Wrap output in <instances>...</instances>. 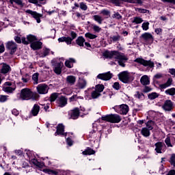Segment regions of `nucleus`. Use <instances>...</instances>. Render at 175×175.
I'll list each match as a JSON object with an SVG mask.
<instances>
[{
    "instance_id": "nucleus-20",
    "label": "nucleus",
    "mask_w": 175,
    "mask_h": 175,
    "mask_svg": "<svg viewBox=\"0 0 175 175\" xmlns=\"http://www.w3.org/2000/svg\"><path fill=\"white\" fill-rule=\"evenodd\" d=\"M39 111H40V106H39L38 104H35L30 113L32 114V116H33V117H36V116L39 114Z\"/></svg>"
},
{
    "instance_id": "nucleus-45",
    "label": "nucleus",
    "mask_w": 175,
    "mask_h": 175,
    "mask_svg": "<svg viewBox=\"0 0 175 175\" xmlns=\"http://www.w3.org/2000/svg\"><path fill=\"white\" fill-rule=\"evenodd\" d=\"M149 26H150V23L145 22V23H142V28L144 31H148V29L150 28Z\"/></svg>"
},
{
    "instance_id": "nucleus-29",
    "label": "nucleus",
    "mask_w": 175,
    "mask_h": 175,
    "mask_svg": "<svg viewBox=\"0 0 175 175\" xmlns=\"http://www.w3.org/2000/svg\"><path fill=\"white\" fill-rule=\"evenodd\" d=\"M66 81L70 85H73L76 83V77L73 75H69L66 77Z\"/></svg>"
},
{
    "instance_id": "nucleus-38",
    "label": "nucleus",
    "mask_w": 175,
    "mask_h": 175,
    "mask_svg": "<svg viewBox=\"0 0 175 175\" xmlns=\"http://www.w3.org/2000/svg\"><path fill=\"white\" fill-rule=\"evenodd\" d=\"M32 80L34 81L33 84H38V81H39V73L36 72L32 75Z\"/></svg>"
},
{
    "instance_id": "nucleus-4",
    "label": "nucleus",
    "mask_w": 175,
    "mask_h": 175,
    "mask_svg": "<svg viewBox=\"0 0 175 175\" xmlns=\"http://www.w3.org/2000/svg\"><path fill=\"white\" fill-rule=\"evenodd\" d=\"M20 98L22 100H29L33 98V92L29 88L22 89L21 91Z\"/></svg>"
},
{
    "instance_id": "nucleus-14",
    "label": "nucleus",
    "mask_w": 175,
    "mask_h": 175,
    "mask_svg": "<svg viewBox=\"0 0 175 175\" xmlns=\"http://www.w3.org/2000/svg\"><path fill=\"white\" fill-rule=\"evenodd\" d=\"M141 38H142L145 42H148V43H153L154 42V36H152L150 33H144L142 34Z\"/></svg>"
},
{
    "instance_id": "nucleus-2",
    "label": "nucleus",
    "mask_w": 175,
    "mask_h": 175,
    "mask_svg": "<svg viewBox=\"0 0 175 175\" xmlns=\"http://www.w3.org/2000/svg\"><path fill=\"white\" fill-rule=\"evenodd\" d=\"M103 121H107V122H112L113 124H118L121 122V117L118 114H110L101 117Z\"/></svg>"
},
{
    "instance_id": "nucleus-41",
    "label": "nucleus",
    "mask_w": 175,
    "mask_h": 175,
    "mask_svg": "<svg viewBox=\"0 0 175 175\" xmlns=\"http://www.w3.org/2000/svg\"><path fill=\"white\" fill-rule=\"evenodd\" d=\"M111 39L112 42H113V43H116V42H118V40L121 39V36H120L119 34H117L116 36H111Z\"/></svg>"
},
{
    "instance_id": "nucleus-32",
    "label": "nucleus",
    "mask_w": 175,
    "mask_h": 175,
    "mask_svg": "<svg viewBox=\"0 0 175 175\" xmlns=\"http://www.w3.org/2000/svg\"><path fill=\"white\" fill-rule=\"evenodd\" d=\"M93 20H94V21H96V23H98V24H102V23L103 22V18H102V16L99 15L93 16Z\"/></svg>"
},
{
    "instance_id": "nucleus-39",
    "label": "nucleus",
    "mask_w": 175,
    "mask_h": 175,
    "mask_svg": "<svg viewBox=\"0 0 175 175\" xmlns=\"http://www.w3.org/2000/svg\"><path fill=\"white\" fill-rule=\"evenodd\" d=\"M10 3H11V5H13V3H16L19 6H24V4L23 3V0H10Z\"/></svg>"
},
{
    "instance_id": "nucleus-8",
    "label": "nucleus",
    "mask_w": 175,
    "mask_h": 175,
    "mask_svg": "<svg viewBox=\"0 0 175 175\" xmlns=\"http://www.w3.org/2000/svg\"><path fill=\"white\" fill-rule=\"evenodd\" d=\"M118 78L120 81L128 84L129 83V72L128 71H122L118 74Z\"/></svg>"
},
{
    "instance_id": "nucleus-9",
    "label": "nucleus",
    "mask_w": 175,
    "mask_h": 175,
    "mask_svg": "<svg viewBox=\"0 0 175 175\" xmlns=\"http://www.w3.org/2000/svg\"><path fill=\"white\" fill-rule=\"evenodd\" d=\"M135 62H137V64H140L141 65H143L144 66H148L149 68H154V62H152L150 60L148 61L144 59L137 58L135 59Z\"/></svg>"
},
{
    "instance_id": "nucleus-21",
    "label": "nucleus",
    "mask_w": 175,
    "mask_h": 175,
    "mask_svg": "<svg viewBox=\"0 0 175 175\" xmlns=\"http://www.w3.org/2000/svg\"><path fill=\"white\" fill-rule=\"evenodd\" d=\"M42 42L40 41H34L31 43L30 47L33 50H40V49H42Z\"/></svg>"
},
{
    "instance_id": "nucleus-23",
    "label": "nucleus",
    "mask_w": 175,
    "mask_h": 175,
    "mask_svg": "<svg viewBox=\"0 0 175 175\" xmlns=\"http://www.w3.org/2000/svg\"><path fill=\"white\" fill-rule=\"evenodd\" d=\"M73 64H76V59H75L74 58H70L66 60L64 65L65 66H66V68L70 69L73 68Z\"/></svg>"
},
{
    "instance_id": "nucleus-44",
    "label": "nucleus",
    "mask_w": 175,
    "mask_h": 175,
    "mask_svg": "<svg viewBox=\"0 0 175 175\" xmlns=\"http://www.w3.org/2000/svg\"><path fill=\"white\" fill-rule=\"evenodd\" d=\"M49 54H50V50L48 49H45L44 51L40 54V55L42 58H44V57H47Z\"/></svg>"
},
{
    "instance_id": "nucleus-25",
    "label": "nucleus",
    "mask_w": 175,
    "mask_h": 175,
    "mask_svg": "<svg viewBox=\"0 0 175 175\" xmlns=\"http://www.w3.org/2000/svg\"><path fill=\"white\" fill-rule=\"evenodd\" d=\"M65 131V126L62 124H59L57 126V131L55 135H64Z\"/></svg>"
},
{
    "instance_id": "nucleus-6",
    "label": "nucleus",
    "mask_w": 175,
    "mask_h": 175,
    "mask_svg": "<svg viewBox=\"0 0 175 175\" xmlns=\"http://www.w3.org/2000/svg\"><path fill=\"white\" fill-rule=\"evenodd\" d=\"M5 47L11 55H13V54L17 51V44H16L14 41L8 42L5 44Z\"/></svg>"
},
{
    "instance_id": "nucleus-63",
    "label": "nucleus",
    "mask_w": 175,
    "mask_h": 175,
    "mask_svg": "<svg viewBox=\"0 0 175 175\" xmlns=\"http://www.w3.org/2000/svg\"><path fill=\"white\" fill-rule=\"evenodd\" d=\"M169 73L172 75L174 77H175V69L174 68H170Z\"/></svg>"
},
{
    "instance_id": "nucleus-58",
    "label": "nucleus",
    "mask_w": 175,
    "mask_h": 175,
    "mask_svg": "<svg viewBox=\"0 0 175 175\" xmlns=\"http://www.w3.org/2000/svg\"><path fill=\"white\" fill-rule=\"evenodd\" d=\"M154 32H155V33H157V35H159L161 36V35H162V29L161 28H156L154 29Z\"/></svg>"
},
{
    "instance_id": "nucleus-37",
    "label": "nucleus",
    "mask_w": 175,
    "mask_h": 175,
    "mask_svg": "<svg viewBox=\"0 0 175 175\" xmlns=\"http://www.w3.org/2000/svg\"><path fill=\"white\" fill-rule=\"evenodd\" d=\"M105 90V85H96V89L95 90L98 92H99V94H100V92H103V90Z\"/></svg>"
},
{
    "instance_id": "nucleus-24",
    "label": "nucleus",
    "mask_w": 175,
    "mask_h": 175,
    "mask_svg": "<svg viewBox=\"0 0 175 175\" xmlns=\"http://www.w3.org/2000/svg\"><path fill=\"white\" fill-rule=\"evenodd\" d=\"M120 114L126 115L129 111V107L127 105L123 104L120 106Z\"/></svg>"
},
{
    "instance_id": "nucleus-50",
    "label": "nucleus",
    "mask_w": 175,
    "mask_h": 175,
    "mask_svg": "<svg viewBox=\"0 0 175 175\" xmlns=\"http://www.w3.org/2000/svg\"><path fill=\"white\" fill-rule=\"evenodd\" d=\"M79 8L81 9V10H87L88 9V6H87V4L84 2H81L79 3Z\"/></svg>"
},
{
    "instance_id": "nucleus-12",
    "label": "nucleus",
    "mask_w": 175,
    "mask_h": 175,
    "mask_svg": "<svg viewBox=\"0 0 175 175\" xmlns=\"http://www.w3.org/2000/svg\"><path fill=\"white\" fill-rule=\"evenodd\" d=\"M26 13H28L29 14H31V15L32 16V17H33V18H35V20H36V22H37L38 24H40V21H40V18L43 16L42 14H39V13H38V12H35V11H32V10H27L26 11Z\"/></svg>"
},
{
    "instance_id": "nucleus-1",
    "label": "nucleus",
    "mask_w": 175,
    "mask_h": 175,
    "mask_svg": "<svg viewBox=\"0 0 175 175\" xmlns=\"http://www.w3.org/2000/svg\"><path fill=\"white\" fill-rule=\"evenodd\" d=\"M103 55L105 58L116 59V61H118V65L122 66V68H125V62L128 61V57H126L124 53H121L118 51H106L103 53Z\"/></svg>"
},
{
    "instance_id": "nucleus-40",
    "label": "nucleus",
    "mask_w": 175,
    "mask_h": 175,
    "mask_svg": "<svg viewBox=\"0 0 175 175\" xmlns=\"http://www.w3.org/2000/svg\"><path fill=\"white\" fill-rule=\"evenodd\" d=\"M135 12H138V13H143V14L150 13V10H146L144 8H135Z\"/></svg>"
},
{
    "instance_id": "nucleus-19",
    "label": "nucleus",
    "mask_w": 175,
    "mask_h": 175,
    "mask_svg": "<svg viewBox=\"0 0 175 175\" xmlns=\"http://www.w3.org/2000/svg\"><path fill=\"white\" fill-rule=\"evenodd\" d=\"M78 90H83L85 87H87V81L84 79H79L76 85Z\"/></svg>"
},
{
    "instance_id": "nucleus-10",
    "label": "nucleus",
    "mask_w": 175,
    "mask_h": 175,
    "mask_svg": "<svg viewBox=\"0 0 175 175\" xmlns=\"http://www.w3.org/2000/svg\"><path fill=\"white\" fill-rule=\"evenodd\" d=\"M37 92L41 95H44L49 92V85L46 83H41L37 86Z\"/></svg>"
},
{
    "instance_id": "nucleus-43",
    "label": "nucleus",
    "mask_w": 175,
    "mask_h": 175,
    "mask_svg": "<svg viewBox=\"0 0 175 175\" xmlns=\"http://www.w3.org/2000/svg\"><path fill=\"white\" fill-rule=\"evenodd\" d=\"M143 18L139 17V16H136L134 18L133 23H135V24H142V23H143Z\"/></svg>"
},
{
    "instance_id": "nucleus-47",
    "label": "nucleus",
    "mask_w": 175,
    "mask_h": 175,
    "mask_svg": "<svg viewBox=\"0 0 175 175\" xmlns=\"http://www.w3.org/2000/svg\"><path fill=\"white\" fill-rule=\"evenodd\" d=\"M112 18H116V20H121L122 18V16L120 14V12H114L112 15Z\"/></svg>"
},
{
    "instance_id": "nucleus-62",
    "label": "nucleus",
    "mask_w": 175,
    "mask_h": 175,
    "mask_svg": "<svg viewBox=\"0 0 175 175\" xmlns=\"http://www.w3.org/2000/svg\"><path fill=\"white\" fill-rule=\"evenodd\" d=\"M12 113L14 116H18V114H20V113L18 112V110H17L16 109H12Z\"/></svg>"
},
{
    "instance_id": "nucleus-49",
    "label": "nucleus",
    "mask_w": 175,
    "mask_h": 175,
    "mask_svg": "<svg viewBox=\"0 0 175 175\" xmlns=\"http://www.w3.org/2000/svg\"><path fill=\"white\" fill-rule=\"evenodd\" d=\"M135 96L137 98V99H144V94L139 92H137Z\"/></svg>"
},
{
    "instance_id": "nucleus-60",
    "label": "nucleus",
    "mask_w": 175,
    "mask_h": 175,
    "mask_svg": "<svg viewBox=\"0 0 175 175\" xmlns=\"http://www.w3.org/2000/svg\"><path fill=\"white\" fill-rule=\"evenodd\" d=\"M161 1L164 3H166L167 2V3H173L174 5H175V0H161Z\"/></svg>"
},
{
    "instance_id": "nucleus-5",
    "label": "nucleus",
    "mask_w": 175,
    "mask_h": 175,
    "mask_svg": "<svg viewBox=\"0 0 175 175\" xmlns=\"http://www.w3.org/2000/svg\"><path fill=\"white\" fill-rule=\"evenodd\" d=\"M71 37H61L58 38V42H65L66 44H72V42L77 38V33L75 31L70 32Z\"/></svg>"
},
{
    "instance_id": "nucleus-15",
    "label": "nucleus",
    "mask_w": 175,
    "mask_h": 175,
    "mask_svg": "<svg viewBox=\"0 0 175 175\" xmlns=\"http://www.w3.org/2000/svg\"><path fill=\"white\" fill-rule=\"evenodd\" d=\"M162 107L165 111H172L173 110V102L170 100H167L165 101Z\"/></svg>"
},
{
    "instance_id": "nucleus-59",
    "label": "nucleus",
    "mask_w": 175,
    "mask_h": 175,
    "mask_svg": "<svg viewBox=\"0 0 175 175\" xmlns=\"http://www.w3.org/2000/svg\"><path fill=\"white\" fill-rule=\"evenodd\" d=\"M77 99H79V97H77V95H73L69 98L70 102H75V100H77Z\"/></svg>"
},
{
    "instance_id": "nucleus-11",
    "label": "nucleus",
    "mask_w": 175,
    "mask_h": 175,
    "mask_svg": "<svg viewBox=\"0 0 175 175\" xmlns=\"http://www.w3.org/2000/svg\"><path fill=\"white\" fill-rule=\"evenodd\" d=\"M113 77V74L110 72V71L98 74L97 75V79H99V80H103L104 81H109V80L111 79Z\"/></svg>"
},
{
    "instance_id": "nucleus-55",
    "label": "nucleus",
    "mask_w": 175,
    "mask_h": 175,
    "mask_svg": "<svg viewBox=\"0 0 175 175\" xmlns=\"http://www.w3.org/2000/svg\"><path fill=\"white\" fill-rule=\"evenodd\" d=\"M113 88L118 91V90L121 88V86L120 85V83L118 82H115L113 85Z\"/></svg>"
},
{
    "instance_id": "nucleus-13",
    "label": "nucleus",
    "mask_w": 175,
    "mask_h": 175,
    "mask_svg": "<svg viewBox=\"0 0 175 175\" xmlns=\"http://www.w3.org/2000/svg\"><path fill=\"white\" fill-rule=\"evenodd\" d=\"M56 102L59 107H65L68 105V98L64 96H61L57 99Z\"/></svg>"
},
{
    "instance_id": "nucleus-7",
    "label": "nucleus",
    "mask_w": 175,
    "mask_h": 175,
    "mask_svg": "<svg viewBox=\"0 0 175 175\" xmlns=\"http://www.w3.org/2000/svg\"><path fill=\"white\" fill-rule=\"evenodd\" d=\"M69 120H77L80 117V109L75 107L68 111Z\"/></svg>"
},
{
    "instance_id": "nucleus-57",
    "label": "nucleus",
    "mask_w": 175,
    "mask_h": 175,
    "mask_svg": "<svg viewBox=\"0 0 175 175\" xmlns=\"http://www.w3.org/2000/svg\"><path fill=\"white\" fill-rule=\"evenodd\" d=\"M101 14H103V16H108V17L110 16V11L103 10L101 11Z\"/></svg>"
},
{
    "instance_id": "nucleus-51",
    "label": "nucleus",
    "mask_w": 175,
    "mask_h": 175,
    "mask_svg": "<svg viewBox=\"0 0 175 175\" xmlns=\"http://www.w3.org/2000/svg\"><path fill=\"white\" fill-rule=\"evenodd\" d=\"M8 98H9V96L1 95L0 96V102L1 103L6 102V100H8Z\"/></svg>"
},
{
    "instance_id": "nucleus-35",
    "label": "nucleus",
    "mask_w": 175,
    "mask_h": 175,
    "mask_svg": "<svg viewBox=\"0 0 175 175\" xmlns=\"http://www.w3.org/2000/svg\"><path fill=\"white\" fill-rule=\"evenodd\" d=\"M159 96V94L157 92H152L148 95V99H150V100H154V99H157Z\"/></svg>"
},
{
    "instance_id": "nucleus-61",
    "label": "nucleus",
    "mask_w": 175,
    "mask_h": 175,
    "mask_svg": "<svg viewBox=\"0 0 175 175\" xmlns=\"http://www.w3.org/2000/svg\"><path fill=\"white\" fill-rule=\"evenodd\" d=\"M162 77H163V75H162L161 73L156 74V75L154 76V79H162Z\"/></svg>"
},
{
    "instance_id": "nucleus-3",
    "label": "nucleus",
    "mask_w": 175,
    "mask_h": 175,
    "mask_svg": "<svg viewBox=\"0 0 175 175\" xmlns=\"http://www.w3.org/2000/svg\"><path fill=\"white\" fill-rule=\"evenodd\" d=\"M111 3H113L115 6H121V2H126V3H133L142 6L143 5V0H109Z\"/></svg>"
},
{
    "instance_id": "nucleus-28",
    "label": "nucleus",
    "mask_w": 175,
    "mask_h": 175,
    "mask_svg": "<svg viewBox=\"0 0 175 175\" xmlns=\"http://www.w3.org/2000/svg\"><path fill=\"white\" fill-rule=\"evenodd\" d=\"M16 90V87L3 86V91L7 94H13V92Z\"/></svg>"
},
{
    "instance_id": "nucleus-46",
    "label": "nucleus",
    "mask_w": 175,
    "mask_h": 175,
    "mask_svg": "<svg viewBox=\"0 0 175 175\" xmlns=\"http://www.w3.org/2000/svg\"><path fill=\"white\" fill-rule=\"evenodd\" d=\"M85 38H88V39H96L98 38V36L92 34L91 33H86L85 34Z\"/></svg>"
},
{
    "instance_id": "nucleus-27",
    "label": "nucleus",
    "mask_w": 175,
    "mask_h": 175,
    "mask_svg": "<svg viewBox=\"0 0 175 175\" xmlns=\"http://www.w3.org/2000/svg\"><path fill=\"white\" fill-rule=\"evenodd\" d=\"M140 81L142 85H148V84H150V79L147 75L142 76L141 77Z\"/></svg>"
},
{
    "instance_id": "nucleus-52",
    "label": "nucleus",
    "mask_w": 175,
    "mask_h": 175,
    "mask_svg": "<svg viewBox=\"0 0 175 175\" xmlns=\"http://www.w3.org/2000/svg\"><path fill=\"white\" fill-rule=\"evenodd\" d=\"M165 143L167 147H173L172 143L170 142V137H167L165 139Z\"/></svg>"
},
{
    "instance_id": "nucleus-16",
    "label": "nucleus",
    "mask_w": 175,
    "mask_h": 175,
    "mask_svg": "<svg viewBox=\"0 0 175 175\" xmlns=\"http://www.w3.org/2000/svg\"><path fill=\"white\" fill-rule=\"evenodd\" d=\"M154 129L153 126H148V129L147 127H144L141 130V135L144 136V137H148L150 135H151L150 131H152Z\"/></svg>"
},
{
    "instance_id": "nucleus-17",
    "label": "nucleus",
    "mask_w": 175,
    "mask_h": 175,
    "mask_svg": "<svg viewBox=\"0 0 175 175\" xmlns=\"http://www.w3.org/2000/svg\"><path fill=\"white\" fill-rule=\"evenodd\" d=\"M62 66H64V64H62V62L55 63L54 64L53 71L56 75H61L62 72Z\"/></svg>"
},
{
    "instance_id": "nucleus-64",
    "label": "nucleus",
    "mask_w": 175,
    "mask_h": 175,
    "mask_svg": "<svg viewBox=\"0 0 175 175\" xmlns=\"http://www.w3.org/2000/svg\"><path fill=\"white\" fill-rule=\"evenodd\" d=\"M14 40L16 43H21V38L18 37V36H15L14 37Z\"/></svg>"
},
{
    "instance_id": "nucleus-54",
    "label": "nucleus",
    "mask_w": 175,
    "mask_h": 175,
    "mask_svg": "<svg viewBox=\"0 0 175 175\" xmlns=\"http://www.w3.org/2000/svg\"><path fill=\"white\" fill-rule=\"evenodd\" d=\"M170 162L171 165L175 167V154L171 156Z\"/></svg>"
},
{
    "instance_id": "nucleus-36",
    "label": "nucleus",
    "mask_w": 175,
    "mask_h": 175,
    "mask_svg": "<svg viewBox=\"0 0 175 175\" xmlns=\"http://www.w3.org/2000/svg\"><path fill=\"white\" fill-rule=\"evenodd\" d=\"M27 39L28 42H29V43H33V42H36V40H38V38H36V36L31 34L27 36Z\"/></svg>"
},
{
    "instance_id": "nucleus-22",
    "label": "nucleus",
    "mask_w": 175,
    "mask_h": 175,
    "mask_svg": "<svg viewBox=\"0 0 175 175\" xmlns=\"http://www.w3.org/2000/svg\"><path fill=\"white\" fill-rule=\"evenodd\" d=\"M172 83H173V79L172 78H169L166 83L163 84H161L159 85L160 90H165L172 85Z\"/></svg>"
},
{
    "instance_id": "nucleus-42",
    "label": "nucleus",
    "mask_w": 175,
    "mask_h": 175,
    "mask_svg": "<svg viewBox=\"0 0 175 175\" xmlns=\"http://www.w3.org/2000/svg\"><path fill=\"white\" fill-rule=\"evenodd\" d=\"M44 172L47 173V174H53V175L58 174V172L57 171L50 170V169H45V170H44Z\"/></svg>"
},
{
    "instance_id": "nucleus-56",
    "label": "nucleus",
    "mask_w": 175,
    "mask_h": 175,
    "mask_svg": "<svg viewBox=\"0 0 175 175\" xmlns=\"http://www.w3.org/2000/svg\"><path fill=\"white\" fill-rule=\"evenodd\" d=\"M159 173L160 174H165V167H163V164H161L159 167Z\"/></svg>"
},
{
    "instance_id": "nucleus-53",
    "label": "nucleus",
    "mask_w": 175,
    "mask_h": 175,
    "mask_svg": "<svg viewBox=\"0 0 175 175\" xmlns=\"http://www.w3.org/2000/svg\"><path fill=\"white\" fill-rule=\"evenodd\" d=\"M92 28L94 32H100L102 31V28L96 25H92Z\"/></svg>"
},
{
    "instance_id": "nucleus-34",
    "label": "nucleus",
    "mask_w": 175,
    "mask_h": 175,
    "mask_svg": "<svg viewBox=\"0 0 175 175\" xmlns=\"http://www.w3.org/2000/svg\"><path fill=\"white\" fill-rule=\"evenodd\" d=\"M165 94H166V95H170L171 96H174V95H175V88H172L167 89L165 91Z\"/></svg>"
},
{
    "instance_id": "nucleus-48",
    "label": "nucleus",
    "mask_w": 175,
    "mask_h": 175,
    "mask_svg": "<svg viewBox=\"0 0 175 175\" xmlns=\"http://www.w3.org/2000/svg\"><path fill=\"white\" fill-rule=\"evenodd\" d=\"M58 98V93H53L50 96L51 102H55V100Z\"/></svg>"
},
{
    "instance_id": "nucleus-30",
    "label": "nucleus",
    "mask_w": 175,
    "mask_h": 175,
    "mask_svg": "<svg viewBox=\"0 0 175 175\" xmlns=\"http://www.w3.org/2000/svg\"><path fill=\"white\" fill-rule=\"evenodd\" d=\"M155 146V151L157 154H162V147H163V145H162V142H157L154 144Z\"/></svg>"
},
{
    "instance_id": "nucleus-26",
    "label": "nucleus",
    "mask_w": 175,
    "mask_h": 175,
    "mask_svg": "<svg viewBox=\"0 0 175 175\" xmlns=\"http://www.w3.org/2000/svg\"><path fill=\"white\" fill-rule=\"evenodd\" d=\"M84 43H85V39L83 36H79L76 40V44L80 47H84Z\"/></svg>"
},
{
    "instance_id": "nucleus-18",
    "label": "nucleus",
    "mask_w": 175,
    "mask_h": 175,
    "mask_svg": "<svg viewBox=\"0 0 175 175\" xmlns=\"http://www.w3.org/2000/svg\"><path fill=\"white\" fill-rule=\"evenodd\" d=\"M12 70V68H10V66H9L6 63H3L1 64V68L0 70V72L3 73V75H6V73H9Z\"/></svg>"
},
{
    "instance_id": "nucleus-33",
    "label": "nucleus",
    "mask_w": 175,
    "mask_h": 175,
    "mask_svg": "<svg viewBox=\"0 0 175 175\" xmlns=\"http://www.w3.org/2000/svg\"><path fill=\"white\" fill-rule=\"evenodd\" d=\"M100 95V93H99V92L96 91V90L91 92V96L92 99H96L97 98H99Z\"/></svg>"
},
{
    "instance_id": "nucleus-31",
    "label": "nucleus",
    "mask_w": 175,
    "mask_h": 175,
    "mask_svg": "<svg viewBox=\"0 0 175 175\" xmlns=\"http://www.w3.org/2000/svg\"><path fill=\"white\" fill-rule=\"evenodd\" d=\"M83 155H94L95 154V150L91 148H87L83 152Z\"/></svg>"
}]
</instances>
